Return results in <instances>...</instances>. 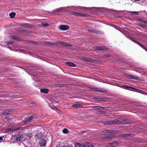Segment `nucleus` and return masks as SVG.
I'll list each match as a JSON object with an SVG mask.
<instances>
[{
	"instance_id": "1",
	"label": "nucleus",
	"mask_w": 147,
	"mask_h": 147,
	"mask_svg": "<svg viewBox=\"0 0 147 147\" xmlns=\"http://www.w3.org/2000/svg\"><path fill=\"white\" fill-rule=\"evenodd\" d=\"M128 120L127 119H119L118 120H114L112 121H108L105 122L104 124L105 125H113L116 124H119L120 123H127Z\"/></svg>"
},
{
	"instance_id": "2",
	"label": "nucleus",
	"mask_w": 147,
	"mask_h": 147,
	"mask_svg": "<svg viewBox=\"0 0 147 147\" xmlns=\"http://www.w3.org/2000/svg\"><path fill=\"white\" fill-rule=\"evenodd\" d=\"M13 137L15 140L17 141H20L23 140V135L20 134L15 135Z\"/></svg>"
},
{
	"instance_id": "3",
	"label": "nucleus",
	"mask_w": 147,
	"mask_h": 147,
	"mask_svg": "<svg viewBox=\"0 0 147 147\" xmlns=\"http://www.w3.org/2000/svg\"><path fill=\"white\" fill-rule=\"evenodd\" d=\"M46 144V140L44 139H41L40 140L39 144L41 146H45Z\"/></svg>"
},
{
	"instance_id": "4",
	"label": "nucleus",
	"mask_w": 147,
	"mask_h": 147,
	"mask_svg": "<svg viewBox=\"0 0 147 147\" xmlns=\"http://www.w3.org/2000/svg\"><path fill=\"white\" fill-rule=\"evenodd\" d=\"M108 133H114L113 132V131H111L107 129L103 130L101 132V134L103 135H107Z\"/></svg>"
},
{
	"instance_id": "5",
	"label": "nucleus",
	"mask_w": 147,
	"mask_h": 147,
	"mask_svg": "<svg viewBox=\"0 0 147 147\" xmlns=\"http://www.w3.org/2000/svg\"><path fill=\"white\" fill-rule=\"evenodd\" d=\"M59 28L61 30H65L69 29V27L68 26L62 25L60 26Z\"/></svg>"
},
{
	"instance_id": "6",
	"label": "nucleus",
	"mask_w": 147,
	"mask_h": 147,
	"mask_svg": "<svg viewBox=\"0 0 147 147\" xmlns=\"http://www.w3.org/2000/svg\"><path fill=\"white\" fill-rule=\"evenodd\" d=\"M57 44H59L63 46H70V44L67 43H65L61 41H59L57 42Z\"/></svg>"
},
{
	"instance_id": "7",
	"label": "nucleus",
	"mask_w": 147,
	"mask_h": 147,
	"mask_svg": "<svg viewBox=\"0 0 147 147\" xmlns=\"http://www.w3.org/2000/svg\"><path fill=\"white\" fill-rule=\"evenodd\" d=\"M13 111L11 110H7L2 112V114L5 115H9L13 113Z\"/></svg>"
},
{
	"instance_id": "8",
	"label": "nucleus",
	"mask_w": 147,
	"mask_h": 147,
	"mask_svg": "<svg viewBox=\"0 0 147 147\" xmlns=\"http://www.w3.org/2000/svg\"><path fill=\"white\" fill-rule=\"evenodd\" d=\"M119 143L120 142L118 141L114 142L109 144L111 147H114L116 146H117Z\"/></svg>"
},
{
	"instance_id": "9",
	"label": "nucleus",
	"mask_w": 147,
	"mask_h": 147,
	"mask_svg": "<svg viewBox=\"0 0 147 147\" xmlns=\"http://www.w3.org/2000/svg\"><path fill=\"white\" fill-rule=\"evenodd\" d=\"M96 49L97 50H104L107 49V48L106 47H102L100 46L97 47L96 48Z\"/></svg>"
},
{
	"instance_id": "10",
	"label": "nucleus",
	"mask_w": 147,
	"mask_h": 147,
	"mask_svg": "<svg viewBox=\"0 0 147 147\" xmlns=\"http://www.w3.org/2000/svg\"><path fill=\"white\" fill-rule=\"evenodd\" d=\"M134 41L136 42L141 47L143 48L147 52V48L144 46L142 44H140L139 42L136 41L135 40H134Z\"/></svg>"
},
{
	"instance_id": "11",
	"label": "nucleus",
	"mask_w": 147,
	"mask_h": 147,
	"mask_svg": "<svg viewBox=\"0 0 147 147\" xmlns=\"http://www.w3.org/2000/svg\"><path fill=\"white\" fill-rule=\"evenodd\" d=\"M65 64L67 65H68L70 66L74 67L76 66V65L74 63L70 62H66Z\"/></svg>"
},
{
	"instance_id": "12",
	"label": "nucleus",
	"mask_w": 147,
	"mask_h": 147,
	"mask_svg": "<svg viewBox=\"0 0 147 147\" xmlns=\"http://www.w3.org/2000/svg\"><path fill=\"white\" fill-rule=\"evenodd\" d=\"M83 147H94L92 145L90 144L87 143H85L83 145Z\"/></svg>"
},
{
	"instance_id": "13",
	"label": "nucleus",
	"mask_w": 147,
	"mask_h": 147,
	"mask_svg": "<svg viewBox=\"0 0 147 147\" xmlns=\"http://www.w3.org/2000/svg\"><path fill=\"white\" fill-rule=\"evenodd\" d=\"M88 31L90 33H98L99 32V31L97 30H93V29H88Z\"/></svg>"
},
{
	"instance_id": "14",
	"label": "nucleus",
	"mask_w": 147,
	"mask_h": 147,
	"mask_svg": "<svg viewBox=\"0 0 147 147\" xmlns=\"http://www.w3.org/2000/svg\"><path fill=\"white\" fill-rule=\"evenodd\" d=\"M130 78L132 79H133L134 80H141L140 78L139 77L134 76L132 75H131L130 76Z\"/></svg>"
},
{
	"instance_id": "15",
	"label": "nucleus",
	"mask_w": 147,
	"mask_h": 147,
	"mask_svg": "<svg viewBox=\"0 0 147 147\" xmlns=\"http://www.w3.org/2000/svg\"><path fill=\"white\" fill-rule=\"evenodd\" d=\"M40 91L42 93H45L47 94L48 93L49 91V90L47 89H42V88L40 89Z\"/></svg>"
},
{
	"instance_id": "16",
	"label": "nucleus",
	"mask_w": 147,
	"mask_h": 147,
	"mask_svg": "<svg viewBox=\"0 0 147 147\" xmlns=\"http://www.w3.org/2000/svg\"><path fill=\"white\" fill-rule=\"evenodd\" d=\"M23 129V127H20L19 128H17L14 129L13 128H11L10 129H8V130L9 131H13L14 130H22Z\"/></svg>"
},
{
	"instance_id": "17",
	"label": "nucleus",
	"mask_w": 147,
	"mask_h": 147,
	"mask_svg": "<svg viewBox=\"0 0 147 147\" xmlns=\"http://www.w3.org/2000/svg\"><path fill=\"white\" fill-rule=\"evenodd\" d=\"M72 107H82V106L80 104H74L72 105Z\"/></svg>"
},
{
	"instance_id": "18",
	"label": "nucleus",
	"mask_w": 147,
	"mask_h": 147,
	"mask_svg": "<svg viewBox=\"0 0 147 147\" xmlns=\"http://www.w3.org/2000/svg\"><path fill=\"white\" fill-rule=\"evenodd\" d=\"M30 106L31 107H33L36 106V103L34 102H30Z\"/></svg>"
},
{
	"instance_id": "19",
	"label": "nucleus",
	"mask_w": 147,
	"mask_h": 147,
	"mask_svg": "<svg viewBox=\"0 0 147 147\" xmlns=\"http://www.w3.org/2000/svg\"><path fill=\"white\" fill-rule=\"evenodd\" d=\"M84 60L85 61H90L91 62H94V61L93 59H89V58H86V57H85L84 58Z\"/></svg>"
},
{
	"instance_id": "20",
	"label": "nucleus",
	"mask_w": 147,
	"mask_h": 147,
	"mask_svg": "<svg viewBox=\"0 0 147 147\" xmlns=\"http://www.w3.org/2000/svg\"><path fill=\"white\" fill-rule=\"evenodd\" d=\"M74 147H82L81 144L78 143H76L74 145Z\"/></svg>"
},
{
	"instance_id": "21",
	"label": "nucleus",
	"mask_w": 147,
	"mask_h": 147,
	"mask_svg": "<svg viewBox=\"0 0 147 147\" xmlns=\"http://www.w3.org/2000/svg\"><path fill=\"white\" fill-rule=\"evenodd\" d=\"M15 15L16 13L14 12L11 13L9 14V16L11 18H13L15 16Z\"/></svg>"
},
{
	"instance_id": "22",
	"label": "nucleus",
	"mask_w": 147,
	"mask_h": 147,
	"mask_svg": "<svg viewBox=\"0 0 147 147\" xmlns=\"http://www.w3.org/2000/svg\"><path fill=\"white\" fill-rule=\"evenodd\" d=\"M112 138V135H109L107 136H106V138H107V139H111Z\"/></svg>"
},
{
	"instance_id": "23",
	"label": "nucleus",
	"mask_w": 147,
	"mask_h": 147,
	"mask_svg": "<svg viewBox=\"0 0 147 147\" xmlns=\"http://www.w3.org/2000/svg\"><path fill=\"white\" fill-rule=\"evenodd\" d=\"M26 119L28 120V122H29L30 121L32 120V116L28 117Z\"/></svg>"
},
{
	"instance_id": "24",
	"label": "nucleus",
	"mask_w": 147,
	"mask_h": 147,
	"mask_svg": "<svg viewBox=\"0 0 147 147\" xmlns=\"http://www.w3.org/2000/svg\"><path fill=\"white\" fill-rule=\"evenodd\" d=\"M49 24L47 23H42L41 24V25L44 27H47L49 26Z\"/></svg>"
},
{
	"instance_id": "25",
	"label": "nucleus",
	"mask_w": 147,
	"mask_h": 147,
	"mask_svg": "<svg viewBox=\"0 0 147 147\" xmlns=\"http://www.w3.org/2000/svg\"><path fill=\"white\" fill-rule=\"evenodd\" d=\"M79 16H80L86 17V16H87V15L86 14H84V13H80V15H79Z\"/></svg>"
},
{
	"instance_id": "26",
	"label": "nucleus",
	"mask_w": 147,
	"mask_h": 147,
	"mask_svg": "<svg viewBox=\"0 0 147 147\" xmlns=\"http://www.w3.org/2000/svg\"><path fill=\"white\" fill-rule=\"evenodd\" d=\"M63 132L64 133H67L68 132V130L66 128L64 129L63 131Z\"/></svg>"
},
{
	"instance_id": "27",
	"label": "nucleus",
	"mask_w": 147,
	"mask_h": 147,
	"mask_svg": "<svg viewBox=\"0 0 147 147\" xmlns=\"http://www.w3.org/2000/svg\"><path fill=\"white\" fill-rule=\"evenodd\" d=\"M11 37L13 39L16 40H18V38L13 35L11 36Z\"/></svg>"
},
{
	"instance_id": "28",
	"label": "nucleus",
	"mask_w": 147,
	"mask_h": 147,
	"mask_svg": "<svg viewBox=\"0 0 147 147\" xmlns=\"http://www.w3.org/2000/svg\"><path fill=\"white\" fill-rule=\"evenodd\" d=\"M47 44L49 45H55V43L54 42H47Z\"/></svg>"
},
{
	"instance_id": "29",
	"label": "nucleus",
	"mask_w": 147,
	"mask_h": 147,
	"mask_svg": "<svg viewBox=\"0 0 147 147\" xmlns=\"http://www.w3.org/2000/svg\"><path fill=\"white\" fill-rule=\"evenodd\" d=\"M123 87L124 88H126L127 89H129V88H131L130 87H128L127 85H124L123 86Z\"/></svg>"
},
{
	"instance_id": "30",
	"label": "nucleus",
	"mask_w": 147,
	"mask_h": 147,
	"mask_svg": "<svg viewBox=\"0 0 147 147\" xmlns=\"http://www.w3.org/2000/svg\"><path fill=\"white\" fill-rule=\"evenodd\" d=\"M80 13L77 12H74V15L77 16H79L80 15Z\"/></svg>"
},
{
	"instance_id": "31",
	"label": "nucleus",
	"mask_w": 147,
	"mask_h": 147,
	"mask_svg": "<svg viewBox=\"0 0 147 147\" xmlns=\"http://www.w3.org/2000/svg\"><path fill=\"white\" fill-rule=\"evenodd\" d=\"M96 91L99 92H105L106 91H103L102 89L98 88L96 90Z\"/></svg>"
},
{
	"instance_id": "32",
	"label": "nucleus",
	"mask_w": 147,
	"mask_h": 147,
	"mask_svg": "<svg viewBox=\"0 0 147 147\" xmlns=\"http://www.w3.org/2000/svg\"><path fill=\"white\" fill-rule=\"evenodd\" d=\"M28 122V121L26 119V120H25L24 121L22 122V123L23 124H24L27 123Z\"/></svg>"
},
{
	"instance_id": "33",
	"label": "nucleus",
	"mask_w": 147,
	"mask_h": 147,
	"mask_svg": "<svg viewBox=\"0 0 147 147\" xmlns=\"http://www.w3.org/2000/svg\"><path fill=\"white\" fill-rule=\"evenodd\" d=\"M6 42H7V43L8 44H12L13 43V42H12V41H6Z\"/></svg>"
},
{
	"instance_id": "34",
	"label": "nucleus",
	"mask_w": 147,
	"mask_h": 147,
	"mask_svg": "<svg viewBox=\"0 0 147 147\" xmlns=\"http://www.w3.org/2000/svg\"><path fill=\"white\" fill-rule=\"evenodd\" d=\"M4 137V136L0 137V141L3 140V138Z\"/></svg>"
},
{
	"instance_id": "35",
	"label": "nucleus",
	"mask_w": 147,
	"mask_h": 147,
	"mask_svg": "<svg viewBox=\"0 0 147 147\" xmlns=\"http://www.w3.org/2000/svg\"><path fill=\"white\" fill-rule=\"evenodd\" d=\"M61 9V8H59L56 9L55 10L56 11H59Z\"/></svg>"
},
{
	"instance_id": "36",
	"label": "nucleus",
	"mask_w": 147,
	"mask_h": 147,
	"mask_svg": "<svg viewBox=\"0 0 147 147\" xmlns=\"http://www.w3.org/2000/svg\"><path fill=\"white\" fill-rule=\"evenodd\" d=\"M5 119L8 120H10V118L7 117H5Z\"/></svg>"
},
{
	"instance_id": "37",
	"label": "nucleus",
	"mask_w": 147,
	"mask_h": 147,
	"mask_svg": "<svg viewBox=\"0 0 147 147\" xmlns=\"http://www.w3.org/2000/svg\"><path fill=\"white\" fill-rule=\"evenodd\" d=\"M24 27H28V25H27V24H24L23 26Z\"/></svg>"
},
{
	"instance_id": "38",
	"label": "nucleus",
	"mask_w": 147,
	"mask_h": 147,
	"mask_svg": "<svg viewBox=\"0 0 147 147\" xmlns=\"http://www.w3.org/2000/svg\"><path fill=\"white\" fill-rule=\"evenodd\" d=\"M144 28L147 30V26L145 25L144 26Z\"/></svg>"
},
{
	"instance_id": "39",
	"label": "nucleus",
	"mask_w": 147,
	"mask_h": 147,
	"mask_svg": "<svg viewBox=\"0 0 147 147\" xmlns=\"http://www.w3.org/2000/svg\"><path fill=\"white\" fill-rule=\"evenodd\" d=\"M139 26H141V27H142L143 28H144V26H145L144 25L142 24H140Z\"/></svg>"
},
{
	"instance_id": "40",
	"label": "nucleus",
	"mask_w": 147,
	"mask_h": 147,
	"mask_svg": "<svg viewBox=\"0 0 147 147\" xmlns=\"http://www.w3.org/2000/svg\"><path fill=\"white\" fill-rule=\"evenodd\" d=\"M142 22L144 23L147 24V21H143Z\"/></svg>"
},
{
	"instance_id": "41",
	"label": "nucleus",
	"mask_w": 147,
	"mask_h": 147,
	"mask_svg": "<svg viewBox=\"0 0 147 147\" xmlns=\"http://www.w3.org/2000/svg\"><path fill=\"white\" fill-rule=\"evenodd\" d=\"M62 86V85L61 84H58V86H59L61 87Z\"/></svg>"
},
{
	"instance_id": "42",
	"label": "nucleus",
	"mask_w": 147,
	"mask_h": 147,
	"mask_svg": "<svg viewBox=\"0 0 147 147\" xmlns=\"http://www.w3.org/2000/svg\"><path fill=\"white\" fill-rule=\"evenodd\" d=\"M134 13H135V14H136V15H137L138 14V12H134Z\"/></svg>"
},
{
	"instance_id": "43",
	"label": "nucleus",
	"mask_w": 147,
	"mask_h": 147,
	"mask_svg": "<svg viewBox=\"0 0 147 147\" xmlns=\"http://www.w3.org/2000/svg\"><path fill=\"white\" fill-rule=\"evenodd\" d=\"M106 56L108 57H110V56L109 55H106Z\"/></svg>"
},
{
	"instance_id": "44",
	"label": "nucleus",
	"mask_w": 147,
	"mask_h": 147,
	"mask_svg": "<svg viewBox=\"0 0 147 147\" xmlns=\"http://www.w3.org/2000/svg\"><path fill=\"white\" fill-rule=\"evenodd\" d=\"M65 147H68V146H65Z\"/></svg>"
},
{
	"instance_id": "45",
	"label": "nucleus",
	"mask_w": 147,
	"mask_h": 147,
	"mask_svg": "<svg viewBox=\"0 0 147 147\" xmlns=\"http://www.w3.org/2000/svg\"><path fill=\"white\" fill-rule=\"evenodd\" d=\"M98 107H100V106H98Z\"/></svg>"
},
{
	"instance_id": "46",
	"label": "nucleus",
	"mask_w": 147,
	"mask_h": 147,
	"mask_svg": "<svg viewBox=\"0 0 147 147\" xmlns=\"http://www.w3.org/2000/svg\"><path fill=\"white\" fill-rule=\"evenodd\" d=\"M1 101V100H0V102Z\"/></svg>"
},
{
	"instance_id": "47",
	"label": "nucleus",
	"mask_w": 147,
	"mask_h": 147,
	"mask_svg": "<svg viewBox=\"0 0 147 147\" xmlns=\"http://www.w3.org/2000/svg\"><path fill=\"white\" fill-rule=\"evenodd\" d=\"M62 147H65V146Z\"/></svg>"
}]
</instances>
